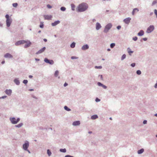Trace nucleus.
<instances>
[{
    "mask_svg": "<svg viewBox=\"0 0 157 157\" xmlns=\"http://www.w3.org/2000/svg\"><path fill=\"white\" fill-rule=\"evenodd\" d=\"M88 7L87 3L82 2L78 5L76 8L77 11L79 12H84L87 10Z\"/></svg>",
    "mask_w": 157,
    "mask_h": 157,
    "instance_id": "obj_1",
    "label": "nucleus"
},
{
    "mask_svg": "<svg viewBox=\"0 0 157 157\" xmlns=\"http://www.w3.org/2000/svg\"><path fill=\"white\" fill-rule=\"evenodd\" d=\"M5 17L6 18V25L7 27L10 26L12 22V19L11 17H10L9 15L7 14L5 16Z\"/></svg>",
    "mask_w": 157,
    "mask_h": 157,
    "instance_id": "obj_2",
    "label": "nucleus"
},
{
    "mask_svg": "<svg viewBox=\"0 0 157 157\" xmlns=\"http://www.w3.org/2000/svg\"><path fill=\"white\" fill-rule=\"evenodd\" d=\"M112 25L111 23H109L106 25L104 28L103 32L105 33H107L109 30L112 28Z\"/></svg>",
    "mask_w": 157,
    "mask_h": 157,
    "instance_id": "obj_3",
    "label": "nucleus"
},
{
    "mask_svg": "<svg viewBox=\"0 0 157 157\" xmlns=\"http://www.w3.org/2000/svg\"><path fill=\"white\" fill-rule=\"evenodd\" d=\"M29 146V142L28 141L26 140L25 143L23 145V149L25 150H27Z\"/></svg>",
    "mask_w": 157,
    "mask_h": 157,
    "instance_id": "obj_4",
    "label": "nucleus"
},
{
    "mask_svg": "<svg viewBox=\"0 0 157 157\" xmlns=\"http://www.w3.org/2000/svg\"><path fill=\"white\" fill-rule=\"evenodd\" d=\"M44 61L46 63H48L50 65H53L54 63V62L53 60L49 59L47 58H45L44 59Z\"/></svg>",
    "mask_w": 157,
    "mask_h": 157,
    "instance_id": "obj_5",
    "label": "nucleus"
},
{
    "mask_svg": "<svg viewBox=\"0 0 157 157\" xmlns=\"http://www.w3.org/2000/svg\"><path fill=\"white\" fill-rule=\"evenodd\" d=\"M154 29V26L153 25H150L147 29L146 32L147 33H150Z\"/></svg>",
    "mask_w": 157,
    "mask_h": 157,
    "instance_id": "obj_6",
    "label": "nucleus"
},
{
    "mask_svg": "<svg viewBox=\"0 0 157 157\" xmlns=\"http://www.w3.org/2000/svg\"><path fill=\"white\" fill-rule=\"evenodd\" d=\"M27 42V41L25 40H19L15 43V45L16 46H18L20 45V44H24Z\"/></svg>",
    "mask_w": 157,
    "mask_h": 157,
    "instance_id": "obj_7",
    "label": "nucleus"
},
{
    "mask_svg": "<svg viewBox=\"0 0 157 157\" xmlns=\"http://www.w3.org/2000/svg\"><path fill=\"white\" fill-rule=\"evenodd\" d=\"M10 120L12 124H16V119L15 117H11L10 118Z\"/></svg>",
    "mask_w": 157,
    "mask_h": 157,
    "instance_id": "obj_8",
    "label": "nucleus"
},
{
    "mask_svg": "<svg viewBox=\"0 0 157 157\" xmlns=\"http://www.w3.org/2000/svg\"><path fill=\"white\" fill-rule=\"evenodd\" d=\"M4 57L5 58H13V56L12 55L9 53H6L4 55Z\"/></svg>",
    "mask_w": 157,
    "mask_h": 157,
    "instance_id": "obj_9",
    "label": "nucleus"
},
{
    "mask_svg": "<svg viewBox=\"0 0 157 157\" xmlns=\"http://www.w3.org/2000/svg\"><path fill=\"white\" fill-rule=\"evenodd\" d=\"M89 46L87 44H86L83 45L81 48V49L83 51H85L88 49Z\"/></svg>",
    "mask_w": 157,
    "mask_h": 157,
    "instance_id": "obj_10",
    "label": "nucleus"
},
{
    "mask_svg": "<svg viewBox=\"0 0 157 157\" xmlns=\"http://www.w3.org/2000/svg\"><path fill=\"white\" fill-rule=\"evenodd\" d=\"M46 47H43L42 48L40 49L39 51H38L36 53V54H40L43 52L45 50Z\"/></svg>",
    "mask_w": 157,
    "mask_h": 157,
    "instance_id": "obj_11",
    "label": "nucleus"
},
{
    "mask_svg": "<svg viewBox=\"0 0 157 157\" xmlns=\"http://www.w3.org/2000/svg\"><path fill=\"white\" fill-rule=\"evenodd\" d=\"M131 20V18L128 17L124 19L123 21L126 24H128L130 23Z\"/></svg>",
    "mask_w": 157,
    "mask_h": 157,
    "instance_id": "obj_12",
    "label": "nucleus"
},
{
    "mask_svg": "<svg viewBox=\"0 0 157 157\" xmlns=\"http://www.w3.org/2000/svg\"><path fill=\"white\" fill-rule=\"evenodd\" d=\"M44 17L45 20H49L51 19L52 17V16L51 15H44Z\"/></svg>",
    "mask_w": 157,
    "mask_h": 157,
    "instance_id": "obj_13",
    "label": "nucleus"
},
{
    "mask_svg": "<svg viewBox=\"0 0 157 157\" xmlns=\"http://www.w3.org/2000/svg\"><path fill=\"white\" fill-rule=\"evenodd\" d=\"M101 26L100 23L97 22L96 24V29L98 30H99L101 28Z\"/></svg>",
    "mask_w": 157,
    "mask_h": 157,
    "instance_id": "obj_14",
    "label": "nucleus"
},
{
    "mask_svg": "<svg viewBox=\"0 0 157 157\" xmlns=\"http://www.w3.org/2000/svg\"><path fill=\"white\" fill-rule=\"evenodd\" d=\"M27 42L26 43V44H25L24 47L25 48H26L29 47L30 46V45L31 44V43L29 40H27Z\"/></svg>",
    "mask_w": 157,
    "mask_h": 157,
    "instance_id": "obj_15",
    "label": "nucleus"
},
{
    "mask_svg": "<svg viewBox=\"0 0 157 157\" xmlns=\"http://www.w3.org/2000/svg\"><path fill=\"white\" fill-rule=\"evenodd\" d=\"M97 84L98 86H99L102 87L104 89H106L107 88V86L104 85L103 84L101 83V82H98L97 83Z\"/></svg>",
    "mask_w": 157,
    "mask_h": 157,
    "instance_id": "obj_16",
    "label": "nucleus"
},
{
    "mask_svg": "<svg viewBox=\"0 0 157 157\" xmlns=\"http://www.w3.org/2000/svg\"><path fill=\"white\" fill-rule=\"evenodd\" d=\"M80 124V122L79 121H76L73 122L72 125L74 126L79 125Z\"/></svg>",
    "mask_w": 157,
    "mask_h": 157,
    "instance_id": "obj_17",
    "label": "nucleus"
},
{
    "mask_svg": "<svg viewBox=\"0 0 157 157\" xmlns=\"http://www.w3.org/2000/svg\"><path fill=\"white\" fill-rule=\"evenodd\" d=\"M5 93L9 96H10L11 95L12 91L11 90L6 89L5 91Z\"/></svg>",
    "mask_w": 157,
    "mask_h": 157,
    "instance_id": "obj_18",
    "label": "nucleus"
},
{
    "mask_svg": "<svg viewBox=\"0 0 157 157\" xmlns=\"http://www.w3.org/2000/svg\"><path fill=\"white\" fill-rule=\"evenodd\" d=\"M60 23V21L59 20L56 21L52 23L51 24L53 26H55L59 24Z\"/></svg>",
    "mask_w": 157,
    "mask_h": 157,
    "instance_id": "obj_19",
    "label": "nucleus"
},
{
    "mask_svg": "<svg viewBox=\"0 0 157 157\" xmlns=\"http://www.w3.org/2000/svg\"><path fill=\"white\" fill-rule=\"evenodd\" d=\"M139 10L137 8H135L133 10L132 14V15H134L135 12H137L139 11Z\"/></svg>",
    "mask_w": 157,
    "mask_h": 157,
    "instance_id": "obj_20",
    "label": "nucleus"
},
{
    "mask_svg": "<svg viewBox=\"0 0 157 157\" xmlns=\"http://www.w3.org/2000/svg\"><path fill=\"white\" fill-rule=\"evenodd\" d=\"M13 82L17 85L20 84V82L18 78H15Z\"/></svg>",
    "mask_w": 157,
    "mask_h": 157,
    "instance_id": "obj_21",
    "label": "nucleus"
},
{
    "mask_svg": "<svg viewBox=\"0 0 157 157\" xmlns=\"http://www.w3.org/2000/svg\"><path fill=\"white\" fill-rule=\"evenodd\" d=\"M127 51L130 56H131V54L134 52L133 51H132L129 48H127Z\"/></svg>",
    "mask_w": 157,
    "mask_h": 157,
    "instance_id": "obj_22",
    "label": "nucleus"
},
{
    "mask_svg": "<svg viewBox=\"0 0 157 157\" xmlns=\"http://www.w3.org/2000/svg\"><path fill=\"white\" fill-rule=\"evenodd\" d=\"M144 31L143 30H140L138 33L137 35L138 36H141L144 35Z\"/></svg>",
    "mask_w": 157,
    "mask_h": 157,
    "instance_id": "obj_23",
    "label": "nucleus"
},
{
    "mask_svg": "<svg viewBox=\"0 0 157 157\" xmlns=\"http://www.w3.org/2000/svg\"><path fill=\"white\" fill-rule=\"evenodd\" d=\"M144 151V148H141L137 151V153L139 154H142Z\"/></svg>",
    "mask_w": 157,
    "mask_h": 157,
    "instance_id": "obj_24",
    "label": "nucleus"
},
{
    "mask_svg": "<svg viewBox=\"0 0 157 157\" xmlns=\"http://www.w3.org/2000/svg\"><path fill=\"white\" fill-rule=\"evenodd\" d=\"M23 123H21L17 125H15V127L16 128H20L21 127L23 126Z\"/></svg>",
    "mask_w": 157,
    "mask_h": 157,
    "instance_id": "obj_25",
    "label": "nucleus"
},
{
    "mask_svg": "<svg viewBox=\"0 0 157 157\" xmlns=\"http://www.w3.org/2000/svg\"><path fill=\"white\" fill-rule=\"evenodd\" d=\"M98 117L97 115H92L91 117V119L92 120H95Z\"/></svg>",
    "mask_w": 157,
    "mask_h": 157,
    "instance_id": "obj_26",
    "label": "nucleus"
},
{
    "mask_svg": "<svg viewBox=\"0 0 157 157\" xmlns=\"http://www.w3.org/2000/svg\"><path fill=\"white\" fill-rule=\"evenodd\" d=\"M76 43L75 42H72L70 45V47L72 48H74L75 47Z\"/></svg>",
    "mask_w": 157,
    "mask_h": 157,
    "instance_id": "obj_27",
    "label": "nucleus"
},
{
    "mask_svg": "<svg viewBox=\"0 0 157 157\" xmlns=\"http://www.w3.org/2000/svg\"><path fill=\"white\" fill-rule=\"evenodd\" d=\"M64 109L66 110L67 111H69L71 110V109L69 108L67 106H65L64 107Z\"/></svg>",
    "mask_w": 157,
    "mask_h": 157,
    "instance_id": "obj_28",
    "label": "nucleus"
},
{
    "mask_svg": "<svg viewBox=\"0 0 157 157\" xmlns=\"http://www.w3.org/2000/svg\"><path fill=\"white\" fill-rule=\"evenodd\" d=\"M59 72L58 71V70L56 71L54 73V76L55 77H57L59 75Z\"/></svg>",
    "mask_w": 157,
    "mask_h": 157,
    "instance_id": "obj_29",
    "label": "nucleus"
},
{
    "mask_svg": "<svg viewBox=\"0 0 157 157\" xmlns=\"http://www.w3.org/2000/svg\"><path fill=\"white\" fill-rule=\"evenodd\" d=\"M59 151L61 152L65 153L66 152V150L65 148L60 149L59 150Z\"/></svg>",
    "mask_w": 157,
    "mask_h": 157,
    "instance_id": "obj_30",
    "label": "nucleus"
},
{
    "mask_svg": "<svg viewBox=\"0 0 157 157\" xmlns=\"http://www.w3.org/2000/svg\"><path fill=\"white\" fill-rule=\"evenodd\" d=\"M71 10L73 11H74L75 10V5L73 4H71Z\"/></svg>",
    "mask_w": 157,
    "mask_h": 157,
    "instance_id": "obj_31",
    "label": "nucleus"
},
{
    "mask_svg": "<svg viewBox=\"0 0 157 157\" xmlns=\"http://www.w3.org/2000/svg\"><path fill=\"white\" fill-rule=\"evenodd\" d=\"M47 153L49 156H50L52 154V153L49 149H48L47 150Z\"/></svg>",
    "mask_w": 157,
    "mask_h": 157,
    "instance_id": "obj_32",
    "label": "nucleus"
},
{
    "mask_svg": "<svg viewBox=\"0 0 157 157\" xmlns=\"http://www.w3.org/2000/svg\"><path fill=\"white\" fill-rule=\"evenodd\" d=\"M115 46V44L114 43H112L110 44V47L111 48H113Z\"/></svg>",
    "mask_w": 157,
    "mask_h": 157,
    "instance_id": "obj_33",
    "label": "nucleus"
},
{
    "mask_svg": "<svg viewBox=\"0 0 157 157\" xmlns=\"http://www.w3.org/2000/svg\"><path fill=\"white\" fill-rule=\"evenodd\" d=\"M126 55L125 54H124L121 56V60H124V59L125 58H126Z\"/></svg>",
    "mask_w": 157,
    "mask_h": 157,
    "instance_id": "obj_34",
    "label": "nucleus"
},
{
    "mask_svg": "<svg viewBox=\"0 0 157 157\" xmlns=\"http://www.w3.org/2000/svg\"><path fill=\"white\" fill-rule=\"evenodd\" d=\"M60 9L61 11H64L66 10V8L62 6L60 8Z\"/></svg>",
    "mask_w": 157,
    "mask_h": 157,
    "instance_id": "obj_35",
    "label": "nucleus"
},
{
    "mask_svg": "<svg viewBox=\"0 0 157 157\" xmlns=\"http://www.w3.org/2000/svg\"><path fill=\"white\" fill-rule=\"evenodd\" d=\"M156 3H157V0H154L153 1L152 4H151V5H152V6H153L155 4H156Z\"/></svg>",
    "mask_w": 157,
    "mask_h": 157,
    "instance_id": "obj_36",
    "label": "nucleus"
},
{
    "mask_svg": "<svg viewBox=\"0 0 157 157\" xmlns=\"http://www.w3.org/2000/svg\"><path fill=\"white\" fill-rule=\"evenodd\" d=\"M44 27V25L43 24V22H40V27L41 28H43Z\"/></svg>",
    "mask_w": 157,
    "mask_h": 157,
    "instance_id": "obj_37",
    "label": "nucleus"
},
{
    "mask_svg": "<svg viewBox=\"0 0 157 157\" xmlns=\"http://www.w3.org/2000/svg\"><path fill=\"white\" fill-rule=\"evenodd\" d=\"M136 73L138 75H140L141 74V72L140 70H138L136 71Z\"/></svg>",
    "mask_w": 157,
    "mask_h": 157,
    "instance_id": "obj_38",
    "label": "nucleus"
},
{
    "mask_svg": "<svg viewBox=\"0 0 157 157\" xmlns=\"http://www.w3.org/2000/svg\"><path fill=\"white\" fill-rule=\"evenodd\" d=\"M12 5L13 7H16L18 6V4L17 3H13Z\"/></svg>",
    "mask_w": 157,
    "mask_h": 157,
    "instance_id": "obj_39",
    "label": "nucleus"
},
{
    "mask_svg": "<svg viewBox=\"0 0 157 157\" xmlns=\"http://www.w3.org/2000/svg\"><path fill=\"white\" fill-rule=\"evenodd\" d=\"M28 81L27 80H24L23 81V83H24L25 85H26L28 83Z\"/></svg>",
    "mask_w": 157,
    "mask_h": 157,
    "instance_id": "obj_40",
    "label": "nucleus"
},
{
    "mask_svg": "<svg viewBox=\"0 0 157 157\" xmlns=\"http://www.w3.org/2000/svg\"><path fill=\"white\" fill-rule=\"evenodd\" d=\"M102 68V67L101 66H95V68L96 69H101Z\"/></svg>",
    "mask_w": 157,
    "mask_h": 157,
    "instance_id": "obj_41",
    "label": "nucleus"
},
{
    "mask_svg": "<svg viewBox=\"0 0 157 157\" xmlns=\"http://www.w3.org/2000/svg\"><path fill=\"white\" fill-rule=\"evenodd\" d=\"M138 38L137 36H134L132 38V40L135 41H136L137 40Z\"/></svg>",
    "mask_w": 157,
    "mask_h": 157,
    "instance_id": "obj_42",
    "label": "nucleus"
},
{
    "mask_svg": "<svg viewBox=\"0 0 157 157\" xmlns=\"http://www.w3.org/2000/svg\"><path fill=\"white\" fill-rule=\"evenodd\" d=\"M78 58V57L75 56H72L71 57V59H77Z\"/></svg>",
    "mask_w": 157,
    "mask_h": 157,
    "instance_id": "obj_43",
    "label": "nucleus"
},
{
    "mask_svg": "<svg viewBox=\"0 0 157 157\" xmlns=\"http://www.w3.org/2000/svg\"><path fill=\"white\" fill-rule=\"evenodd\" d=\"M100 101V99L98 98H96L95 99V101L97 102H99Z\"/></svg>",
    "mask_w": 157,
    "mask_h": 157,
    "instance_id": "obj_44",
    "label": "nucleus"
},
{
    "mask_svg": "<svg viewBox=\"0 0 157 157\" xmlns=\"http://www.w3.org/2000/svg\"><path fill=\"white\" fill-rule=\"evenodd\" d=\"M20 119L19 118H18L17 119H16V124L20 121Z\"/></svg>",
    "mask_w": 157,
    "mask_h": 157,
    "instance_id": "obj_45",
    "label": "nucleus"
},
{
    "mask_svg": "<svg viewBox=\"0 0 157 157\" xmlns=\"http://www.w3.org/2000/svg\"><path fill=\"white\" fill-rule=\"evenodd\" d=\"M135 65H136V63H132L131 64V66L132 67H134L135 66Z\"/></svg>",
    "mask_w": 157,
    "mask_h": 157,
    "instance_id": "obj_46",
    "label": "nucleus"
},
{
    "mask_svg": "<svg viewBox=\"0 0 157 157\" xmlns=\"http://www.w3.org/2000/svg\"><path fill=\"white\" fill-rule=\"evenodd\" d=\"M47 7L49 9H50L52 8V6H51L49 4H48L47 5Z\"/></svg>",
    "mask_w": 157,
    "mask_h": 157,
    "instance_id": "obj_47",
    "label": "nucleus"
},
{
    "mask_svg": "<svg viewBox=\"0 0 157 157\" xmlns=\"http://www.w3.org/2000/svg\"><path fill=\"white\" fill-rule=\"evenodd\" d=\"M147 121L146 120H144L143 122V124H146L147 123Z\"/></svg>",
    "mask_w": 157,
    "mask_h": 157,
    "instance_id": "obj_48",
    "label": "nucleus"
},
{
    "mask_svg": "<svg viewBox=\"0 0 157 157\" xmlns=\"http://www.w3.org/2000/svg\"><path fill=\"white\" fill-rule=\"evenodd\" d=\"M117 29L119 30L121 28V26L120 25H118V26H117Z\"/></svg>",
    "mask_w": 157,
    "mask_h": 157,
    "instance_id": "obj_49",
    "label": "nucleus"
},
{
    "mask_svg": "<svg viewBox=\"0 0 157 157\" xmlns=\"http://www.w3.org/2000/svg\"><path fill=\"white\" fill-rule=\"evenodd\" d=\"M65 157H74L72 156L71 155H67L65 156Z\"/></svg>",
    "mask_w": 157,
    "mask_h": 157,
    "instance_id": "obj_50",
    "label": "nucleus"
},
{
    "mask_svg": "<svg viewBox=\"0 0 157 157\" xmlns=\"http://www.w3.org/2000/svg\"><path fill=\"white\" fill-rule=\"evenodd\" d=\"M7 97L6 96H4L0 97V99H4Z\"/></svg>",
    "mask_w": 157,
    "mask_h": 157,
    "instance_id": "obj_51",
    "label": "nucleus"
},
{
    "mask_svg": "<svg viewBox=\"0 0 157 157\" xmlns=\"http://www.w3.org/2000/svg\"><path fill=\"white\" fill-rule=\"evenodd\" d=\"M99 76L100 77V78L101 80H103V78L102 75H99Z\"/></svg>",
    "mask_w": 157,
    "mask_h": 157,
    "instance_id": "obj_52",
    "label": "nucleus"
},
{
    "mask_svg": "<svg viewBox=\"0 0 157 157\" xmlns=\"http://www.w3.org/2000/svg\"><path fill=\"white\" fill-rule=\"evenodd\" d=\"M154 13L155 15H157V10L156 9L154 10Z\"/></svg>",
    "mask_w": 157,
    "mask_h": 157,
    "instance_id": "obj_53",
    "label": "nucleus"
},
{
    "mask_svg": "<svg viewBox=\"0 0 157 157\" xmlns=\"http://www.w3.org/2000/svg\"><path fill=\"white\" fill-rule=\"evenodd\" d=\"M154 87L155 88H157V80L156 81V83L155 84V86H154Z\"/></svg>",
    "mask_w": 157,
    "mask_h": 157,
    "instance_id": "obj_54",
    "label": "nucleus"
},
{
    "mask_svg": "<svg viewBox=\"0 0 157 157\" xmlns=\"http://www.w3.org/2000/svg\"><path fill=\"white\" fill-rule=\"evenodd\" d=\"M68 85V84L66 82H65L64 83V85H63V86H64V87H66V86H67Z\"/></svg>",
    "mask_w": 157,
    "mask_h": 157,
    "instance_id": "obj_55",
    "label": "nucleus"
},
{
    "mask_svg": "<svg viewBox=\"0 0 157 157\" xmlns=\"http://www.w3.org/2000/svg\"><path fill=\"white\" fill-rule=\"evenodd\" d=\"M142 40H143L144 41H146L147 40V38L146 37L142 39Z\"/></svg>",
    "mask_w": 157,
    "mask_h": 157,
    "instance_id": "obj_56",
    "label": "nucleus"
},
{
    "mask_svg": "<svg viewBox=\"0 0 157 157\" xmlns=\"http://www.w3.org/2000/svg\"><path fill=\"white\" fill-rule=\"evenodd\" d=\"M32 97L33 98H34L36 99H37V97H36V96H35L34 95H32Z\"/></svg>",
    "mask_w": 157,
    "mask_h": 157,
    "instance_id": "obj_57",
    "label": "nucleus"
},
{
    "mask_svg": "<svg viewBox=\"0 0 157 157\" xmlns=\"http://www.w3.org/2000/svg\"><path fill=\"white\" fill-rule=\"evenodd\" d=\"M29 78H32L33 77V76L32 75H29Z\"/></svg>",
    "mask_w": 157,
    "mask_h": 157,
    "instance_id": "obj_58",
    "label": "nucleus"
},
{
    "mask_svg": "<svg viewBox=\"0 0 157 157\" xmlns=\"http://www.w3.org/2000/svg\"><path fill=\"white\" fill-rule=\"evenodd\" d=\"M35 60L36 61H39L40 60V59L38 58H35Z\"/></svg>",
    "mask_w": 157,
    "mask_h": 157,
    "instance_id": "obj_59",
    "label": "nucleus"
},
{
    "mask_svg": "<svg viewBox=\"0 0 157 157\" xmlns=\"http://www.w3.org/2000/svg\"><path fill=\"white\" fill-rule=\"evenodd\" d=\"M96 21V20L95 19H93L92 21H93V22H95Z\"/></svg>",
    "mask_w": 157,
    "mask_h": 157,
    "instance_id": "obj_60",
    "label": "nucleus"
},
{
    "mask_svg": "<svg viewBox=\"0 0 157 157\" xmlns=\"http://www.w3.org/2000/svg\"><path fill=\"white\" fill-rule=\"evenodd\" d=\"M25 151H27L28 153L29 154L31 153V152L30 151H29V150H28V149H27V150H25Z\"/></svg>",
    "mask_w": 157,
    "mask_h": 157,
    "instance_id": "obj_61",
    "label": "nucleus"
},
{
    "mask_svg": "<svg viewBox=\"0 0 157 157\" xmlns=\"http://www.w3.org/2000/svg\"><path fill=\"white\" fill-rule=\"evenodd\" d=\"M5 63V61L3 60V61H2V62H1V63H2V64H4V63Z\"/></svg>",
    "mask_w": 157,
    "mask_h": 157,
    "instance_id": "obj_62",
    "label": "nucleus"
},
{
    "mask_svg": "<svg viewBox=\"0 0 157 157\" xmlns=\"http://www.w3.org/2000/svg\"><path fill=\"white\" fill-rule=\"evenodd\" d=\"M2 24L1 23H0V27H2Z\"/></svg>",
    "mask_w": 157,
    "mask_h": 157,
    "instance_id": "obj_63",
    "label": "nucleus"
},
{
    "mask_svg": "<svg viewBox=\"0 0 157 157\" xmlns=\"http://www.w3.org/2000/svg\"><path fill=\"white\" fill-rule=\"evenodd\" d=\"M43 40H44V42H47V39H44Z\"/></svg>",
    "mask_w": 157,
    "mask_h": 157,
    "instance_id": "obj_64",
    "label": "nucleus"
}]
</instances>
